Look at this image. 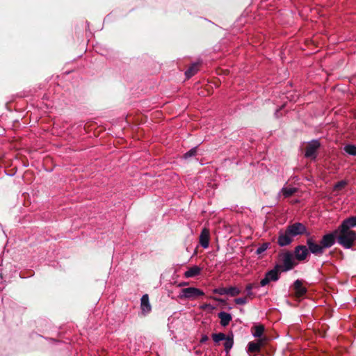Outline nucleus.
<instances>
[{"mask_svg":"<svg viewBox=\"0 0 356 356\" xmlns=\"http://www.w3.org/2000/svg\"><path fill=\"white\" fill-rule=\"evenodd\" d=\"M337 231H338L337 234L338 243L345 248H350L356 240L355 232L347 231L339 227Z\"/></svg>","mask_w":356,"mask_h":356,"instance_id":"nucleus-1","label":"nucleus"},{"mask_svg":"<svg viewBox=\"0 0 356 356\" xmlns=\"http://www.w3.org/2000/svg\"><path fill=\"white\" fill-rule=\"evenodd\" d=\"M204 293L195 287H188L182 289L179 295L180 299L195 300L199 296H202Z\"/></svg>","mask_w":356,"mask_h":356,"instance_id":"nucleus-2","label":"nucleus"},{"mask_svg":"<svg viewBox=\"0 0 356 356\" xmlns=\"http://www.w3.org/2000/svg\"><path fill=\"white\" fill-rule=\"evenodd\" d=\"M320 147V143L317 140H314L309 142L306 148L305 156L307 158L315 159L317 155V150Z\"/></svg>","mask_w":356,"mask_h":356,"instance_id":"nucleus-3","label":"nucleus"},{"mask_svg":"<svg viewBox=\"0 0 356 356\" xmlns=\"http://www.w3.org/2000/svg\"><path fill=\"white\" fill-rule=\"evenodd\" d=\"M286 228L288 232L290 233L293 237L302 235L306 232V227L300 222H295L289 225Z\"/></svg>","mask_w":356,"mask_h":356,"instance_id":"nucleus-4","label":"nucleus"},{"mask_svg":"<svg viewBox=\"0 0 356 356\" xmlns=\"http://www.w3.org/2000/svg\"><path fill=\"white\" fill-rule=\"evenodd\" d=\"M282 270L286 271L292 269L295 266L293 254L290 252L283 254L282 257Z\"/></svg>","mask_w":356,"mask_h":356,"instance_id":"nucleus-5","label":"nucleus"},{"mask_svg":"<svg viewBox=\"0 0 356 356\" xmlns=\"http://www.w3.org/2000/svg\"><path fill=\"white\" fill-rule=\"evenodd\" d=\"M279 279V270L275 268L266 273L265 277L260 282L261 286H264L271 281H277Z\"/></svg>","mask_w":356,"mask_h":356,"instance_id":"nucleus-6","label":"nucleus"},{"mask_svg":"<svg viewBox=\"0 0 356 356\" xmlns=\"http://www.w3.org/2000/svg\"><path fill=\"white\" fill-rule=\"evenodd\" d=\"M293 236L288 232L287 228L285 231H280L277 239V243L280 246H286L289 245L293 241Z\"/></svg>","mask_w":356,"mask_h":356,"instance_id":"nucleus-7","label":"nucleus"},{"mask_svg":"<svg viewBox=\"0 0 356 356\" xmlns=\"http://www.w3.org/2000/svg\"><path fill=\"white\" fill-rule=\"evenodd\" d=\"M337 234L338 231L335 230L333 233H330L323 236L321 241V244L322 245L324 249L330 248L332 245H334L335 238L336 237H337Z\"/></svg>","mask_w":356,"mask_h":356,"instance_id":"nucleus-8","label":"nucleus"},{"mask_svg":"<svg viewBox=\"0 0 356 356\" xmlns=\"http://www.w3.org/2000/svg\"><path fill=\"white\" fill-rule=\"evenodd\" d=\"M307 244L308 245V250L312 253L316 255H321L323 253L324 248L322 245L321 243H316L312 238H308L307 241Z\"/></svg>","mask_w":356,"mask_h":356,"instance_id":"nucleus-9","label":"nucleus"},{"mask_svg":"<svg viewBox=\"0 0 356 356\" xmlns=\"http://www.w3.org/2000/svg\"><path fill=\"white\" fill-rule=\"evenodd\" d=\"M309 254V250L305 245H298L295 248V258L298 261L305 260Z\"/></svg>","mask_w":356,"mask_h":356,"instance_id":"nucleus-10","label":"nucleus"},{"mask_svg":"<svg viewBox=\"0 0 356 356\" xmlns=\"http://www.w3.org/2000/svg\"><path fill=\"white\" fill-rule=\"evenodd\" d=\"M140 309L141 313L144 316L148 314L152 310V306L147 294L143 295L140 299Z\"/></svg>","mask_w":356,"mask_h":356,"instance_id":"nucleus-11","label":"nucleus"},{"mask_svg":"<svg viewBox=\"0 0 356 356\" xmlns=\"http://www.w3.org/2000/svg\"><path fill=\"white\" fill-rule=\"evenodd\" d=\"M210 232L207 227H204L200 236V244L204 248H207L209 245Z\"/></svg>","mask_w":356,"mask_h":356,"instance_id":"nucleus-12","label":"nucleus"},{"mask_svg":"<svg viewBox=\"0 0 356 356\" xmlns=\"http://www.w3.org/2000/svg\"><path fill=\"white\" fill-rule=\"evenodd\" d=\"M293 289L295 291V296L297 298L302 297L307 292L306 288L302 286V282L299 280H297L296 281H295V282L293 284Z\"/></svg>","mask_w":356,"mask_h":356,"instance_id":"nucleus-13","label":"nucleus"},{"mask_svg":"<svg viewBox=\"0 0 356 356\" xmlns=\"http://www.w3.org/2000/svg\"><path fill=\"white\" fill-rule=\"evenodd\" d=\"M355 227H356V216H353L344 220L339 228L352 231L350 229Z\"/></svg>","mask_w":356,"mask_h":356,"instance_id":"nucleus-14","label":"nucleus"},{"mask_svg":"<svg viewBox=\"0 0 356 356\" xmlns=\"http://www.w3.org/2000/svg\"><path fill=\"white\" fill-rule=\"evenodd\" d=\"M202 268L197 266H193L188 268L184 273V275L186 278L194 277L199 275L201 273Z\"/></svg>","mask_w":356,"mask_h":356,"instance_id":"nucleus-15","label":"nucleus"},{"mask_svg":"<svg viewBox=\"0 0 356 356\" xmlns=\"http://www.w3.org/2000/svg\"><path fill=\"white\" fill-rule=\"evenodd\" d=\"M297 191L296 188L294 187H283L278 193V197L283 196L284 198L289 197Z\"/></svg>","mask_w":356,"mask_h":356,"instance_id":"nucleus-16","label":"nucleus"},{"mask_svg":"<svg viewBox=\"0 0 356 356\" xmlns=\"http://www.w3.org/2000/svg\"><path fill=\"white\" fill-rule=\"evenodd\" d=\"M218 317L220 319V324L221 325L225 327L232 321V318L230 314H228L225 312H221L218 314Z\"/></svg>","mask_w":356,"mask_h":356,"instance_id":"nucleus-17","label":"nucleus"},{"mask_svg":"<svg viewBox=\"0 0 356 356\" xmlns=\"http://www.w3.org/2000/svg\"><path fill=\"white\" fill-rule=\"evenodd\" d=\"M198 71V65L194 63L190 66V67L186 71L185 74L187 78H191L195 75Z\"/></svg>","mask_w":356,"mask_h":356,"instance_id":"nucleus-18","label":"nucleus"},{"mask_svg":"<svg viewBox=\"0 0 356 356\" xmlns=\"http://www.w3.org/2000/svg\"><path fill=\"white\" fill-rule=\"evenodd\" d=\"M260 348L254 341H250L248 345V353H257L260 351Z\"/></svg>","mask_w":356,"mask_h":356,"instance_id":"nucleus-19","label":"nucleus"},{"mask_svg":"<svg viewBox=\"0 0 356 356\" xmlns=\"http://www.w3.org/2000/svg\"><path fill=\"white\" fill-rule=\"evenodd\" d=\"M252 334L254 337H261L264 331V327L262 325H258L254 327Z\"/></svg>","mask_w":356,"mask_h":356,"instance_id":"nucleus-20","label":"nucleus"},{"mask_svg":"<svg viewBox=\"0 0 356 356\" xmlns=\"http://www.w3.org/2000/svg\"><path fill=\"white\" fill-rule=\"evenodd\" d=\"M224 346L225 350L227 353H228L230 349L232 348L234 344V340L232 337H227L225 339Z\"/></svg>","mask_w":356,"mask_h":356,"instance_id":"nucleus-21","label":"nucleus"},{"mask_svg":"<svg viewBox=\"0 0 356 356\" xmlns=\"http://www.w3.org/2000/svg\"><path fill=\"white\" fill-rule=\"evenodd\" d=\"M241 290L236 286H231L227 288V295L234 297L240 294Z\"/></svg>","mask_w":356,"mask_h":356,"instance_id":"nucleus-22","label":"nucleus"},{"mask_svg":"<svg viewBox=\"0 0 356 356\" xmlns=\"http://www.w3.org/2000/svg\"><path fill=\"white\" fill-rule=\"evenodd\" d=\"M226 337L225 334L221 332L212 334V339L215 343L225 340Z\"/></svg>","mask_w":356,"mask_h":356,"instance_id":"nucleus-23","label":"nucleus"},{"mask_svg":"<svg viewBox=\"0 0 356 356\" xmlns=\"http://www.w3.org/2000/svg\"><path fill=\"white\" fill-rule=\"evenodd\" d=\"M344 151L350 155H356V146L348 145L344 147Z\"/></svg>","mask_w":356,"mask_h":356,"instance_id":"nucleus-24","label":"nucleus"},{"mask_svg":"<svg viewBox=\"0 0 356 356\" xmlns=\"http://www.w3.org/2000/svg\"><path fill=\"white\" fill-rule=\"evenodd\" d=\"M347 182L344 180L340 181L337 182L334 186V191H339L344 188V187L346 186Z\"/></svg>","mask_w":356,"mask_h":356,"instance_id":"nucleus-25","label":"nucleus"},{"mask_svg":"<svg viewBox=\"0 0 356 356\" xmlns=\"http://www.w3.org/2000/svg\"><path fill=\"white\" fill-rule=\"evenodd\" d=\"M213 292L214 293L219 294L221 296L227 295V288L220 287V288L214 289L213 290Z\"/></svg>","mask_w":356,"mask_h":356,"instance_id":"nucleus-26","label":"nucleus"},{"mask_svg":"<svg viewBox=\"0 0 356 356\" xmlns=\"http://www.w3.org/2000/svg\"><path fill=\"white\" fill-rule=\"evenodd\" d=\"M253 288H254L253 284H248L245 287V289L247 291V297L250 298V299H252L254 297V294L252 292V290Z\"/></svg>","mask_w":356,"mask_h":356,"instance_id":"nucleus-27","label":"nucleus"},{"mask_svg":"<svg viewBox=\"0 0 356 356\" xmlns=\"http://www.w3.org/2000/svg\"><path fill=\"white\" fill-rule=\"evenodd\" d=\"M258 340L256 341V343L259 346V347L260 348V349L264 346L267 342V337H258Z\"/></svg>","mask_w":356,"mask_h":356,"instance_id":"nucleus-28","label":"nucleus"},{"mask_svg":"<svg viewBox=\"0 0 356 356\" xmlns=\"http://www.w3.org/2000/svg\"><path fill=\"white\" fill-rule=\"evenodd\" d=\"M268 248V243H263L261 245H260L256 250V252L257 254H260L263 253L264 251L267 250Z\"/></svg>","mask_w":356,"mask_h":356,"instance_id":"nucleus-29","label":"nucleus"},{"mask_svg":"<svg viewBox=\"0 0 356 356\" xmlns=\"http://www.w3.org/2000/svg\"><path fill=\"white\" fill-rule=\"evenodd\" d=\"M234 302L237 305H243L248 302V297L238 298L234 300Z\"/></svg>","mask_w":356,"mask_h":356,"instance_id":"nucleus-30","label":"nucleus"},{"mask_svg":"<svg viewBox=\"0 0 356 356\" xmlns=\"http://www.w3.org/2000/svg\"><path fill=\"white\" fill-rule=\"evenodd\" d=\"M195 154H196V149L193 148L184 154V158L187 159L188 157L195 155Z\"/></svg>","mask_w":356,"mask_h":356,"instance_id":"nucleus-31","label":"nucleus"},{"mask_svg":"<svg viewBox=\"0 0 356 356\" xmlns=\"http://www.w3.org/2000/svg\"><path fill=\"white\" fill-rule=\"evenodd\" d=\"M207 340H208V337H207V336H206V335H205V336H203V337H202V339H201V342H205V341H207Z\"/></svg>","mask_w":356,"mask_h":356,"instance_id":"nucleus-32","label":"nucleus"},{"mask_svg":"<svg viewBox=\"0 0 356 356\" xmlns=\"http://www.w3.org/2000/svg\"><path fill=\"white\" fill-rule=\"evenodd\" d=\"M186 284H187L184 282V283H181V284H179V286H185V285H186Z\"/></svg>","mask_w":356,"mask_h":356,"instance_id":"nucleus-33","label":"nucleus"},{"mask_svg":"<svg viewBox=\"0 0 356 356\" xmlns=\"http://www.w3.org/2000/svg\"><path fill=\"white\" fill-rule=\"evenodd\" d=\"M208 306V305H205L204 306L202 307V308H205Z\"/></svg>","mask_w":356,"mask_h":356,"instance_id":"nucleus-34","label":"nucleus"}]
</instances>
